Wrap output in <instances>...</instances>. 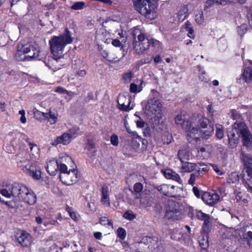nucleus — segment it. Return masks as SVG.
Here are the masks:
<instances>
[{"label": "nucleus", "instance_id": "53", "mask_svg": "<svg viewBox=\"0 0 252 252\" xmlns=\"http://www.w3.org/2000/svg\"><path fill=\"white\" fill-rule=\"evenodd\" d=\"M195 21L199 25H201L203 23L204 16L203 12H201V13H200L199 15H196L195 16Z\"/></svg>", "mask_w": 252, "mask_h": 252}, {"label": "nucleus", "instance_id": "42", "mask_svg": "<svg viewBox=\"0 0 252 252\" xmlns=\"http://www.w3.org/2000/svg\"><path fill=\"white\" fill-rule=\"evenodd\" d=\"M65 210L68 213L70 218L74 220H77L78 218L76 216V212L73 211V209L68 205L65 206Z\"/></svg>", "mask_w": 252, "mask_h": 252}, {"label": "nucleus", "instance_id": "14", "mask_svg": "<svg viewBox=\"0 0 252 252\" xmlns=\"http://www.w3.org/2000/svg\"><path fill=\"white\" fill-rule=\"evenodd\" d=\"M117 101L119 106V108L121 110L127 112L131 109L129 106L131 102V96L130 95L120 94Z\"/></svg>", "mask_w": 252, "mask_h": 252}, {"label": "nucleus", "instance_id": "43", "mask_svg": "<svg viewBox=\"0 0 252 252\" xmlns=\"http://www.w3.org/2000/svg\"><path fill=\"white\" fill-rule=\"evenodd\" d=\"M161 172L163 174L164 176L168 179H173V171L169 169H161Z\"/></svg>", "mask_w": 252, "mask_h": 252}, {"label": "nucleus", "instance_id": "11", "mask_svg": "<svg viewBox=\"0 0 252 252\" xmlns=\"http://www.w3.org/2000/svg\"><path fill=\"white\" fill-rule=\"evenodd\" d=\"M184 229L182 227L180 230H176L174 231V240L178 241L181 243L189 240L190 239V228L189 226L186 225Z\"/></svg>", "mask_w": 252, "mask_h": 252}, {"label": "nucleus", "instance_id": "51", "mask_svg": "<svg viewBox=\"0 0 252 252\" xmlns=\"http://www.w3.org/2000/svg\"><path fill=\"white\" fill-rule=\"evenodd\" d=\"M110 142L113 146H117L119 144L118 136L115 133L112 134L110 137Z\"/></svg>", "mask_w": 252, "mask_h": 252}, {"label": "nucleus", "instance_id": "63", "mask_svg": "<svg viewBox=\"0 0 252 252\" xmlns=\"http://www.w3.org/2000/svg\"><path fill=\"white\" fill-rule=\"evenodd\" d=\"M198 68L199 69V71L201 73V75L199 77V79L202 81H204L205 82H207V79L204 76V75L206 74L205 72L201 70V67L200 66H198Z\"/></svg>", "mask_w": 252, "mask_h": 252}, {"label": "nucleus", "instance_id": "50", "mask_svg": "<svg viewBox=\"0 0 252 252\" xmlns=\"http://www.w3.org/2000/svg\"><path fill=\"white\" fill-rule=\"evenodd\" d=\"M58 171H60V174H64L68 171L67 166L63 163H59Z\"/></svg>", "mask_w": 252, "mask_h": 252}, {"label": "nucleus", "instance_id": "38", "mask_svg": "<svg viewBox=\"0 0 252 252\" xmlns=\"http://www.w3.org/2000/svg\"><path fill=\"white\" fill-rule=\"evenodd\" d=\"M123 217L128 220L131 221L136 219V215L132 211L129 210L124 213Z\"/></svg>", "mask_w": 252, "mask_h": 252}, {"label": "nucleus", "instance_id": "61", "mask_svg": "<svg viewBox=\"0 0 252 252\" xmlns=\"http://www.w3.org/2000/svg\"><path fill=\"white\" fill-rule=\"evenodd\" d=\"M216 135L218 138H222L223 137V131L222 129L220 128V127H217Z\"/></svg>", "mask_w": 252, "mask_h": 252}, {"label": "nucleus", "instance_id": "62", "mask_svg": "<svg viewBox=\"0 0 252 252\" xmlns=\"http://www.w3.org/2000/svg\"><path fill=\"white\" fill-rule=\"evenodd\" d=\"M87 144L88 146V150H91L95 147V144L93 140L90 139L87 140Z\"/></svg>", "mask_w": 252, "mask_h": 252}, {"label": "nucleus", "instance_id": "30", "mask_svg": "<svg viewBox=\"0 0 252 252\" xmlns=\"http://www.w3.org/2000/svg\"><path fill=\"white\" fill-rule=\"evenodd\" d=\"M68 133L69 136L70 137V139H74L77 137L79 135H81L82 134V132L80 131V128L79 127H73L69 129Z\"/></svg>", "mask_w": 252, "mask_h": 252}, {"label": "nucleus", "instance_id": "9", "mask_svg": "<svg viewBox=\"0 0 252 252\" xmlns=\"http://www.w3.org/2000/svg\"><path fill=\"white\" fill-rule=\"evenodd\" d=\"M19 51L24 54H27L24 56V61H31L33 59L38 57L40 51L37 45L32 44L31 43H27L23 45Z\"/></svg>", "mask_w": 252, "mask_h": 252}, {"label": "nucleus", "instance_id": "13", "mask_svg": "<svg viewBox=\"0 0 252 252\" xmlns=\"http://www.w3.org/2000/svg\"><path fill=\"white\" fill-rule=\"evenodd\" d=\"M17 240L23 247H27L31 245L32 236L25 230H21L17 233Z\"/></svg>", "mask_w": 252, "mask_h": 252}, {"label": "nucleus", "instance_id": "49", "mask_svg": "<svg viewBox=\"0 0 252 252\" xmlns=\"http://www.w3.org/2000/svg\"><path fill=\"white\" fill-rule=\"evenodd\" d=\"M133 74L131 71L124 73L122 75L123 79L126 82H130L132 78L133 77Z\"/></svg>", "mask_w": 252, "mask_h": 252}, {"label": "nucleus", "instance_id": "52", "mask_svg": "<svg viewBox=\"0 0 252 252\" xmlns=\"http://www.w3.org/2000/svg\"><path fill=\"white\" fill-rule=\"evenodd\" d=\"M62 248L58 247L56 244H54L52 245L47 252H62Z\"/></svg>", "mask_w": 252, "mask_h": 252}, {"label": "nucleus", "instance_id": "46", "mask_svg": "<svg viewBox=\"0 0 252 252\" xmlns=\"http://www.w3.org/2000/svg\"><path fill=\"white\" fill-rule=\"evenodd\" d=\"M247 31V25L246 24H242L240 26L238 27L237 32L238 34L242 37L246 32Z\"/></svg>", "mask_w": 252, "mask_h": 252}, {"label": "nucleus", "instance_id": "35", "mask_svg": "<svg viewBox=\"0 0 252 252\" xmlns=\"http://www.w3.org/2000/svg\"><path fill=\"white\" fill-rule=\"evenodd\" d=\"M222 1H226V0H207L205 2V7L209 8L213 7L215 4H222Z\"/></svg>", "mask_w": 252, "mask_h": 252}, {"label": "nucleus", "instance_id": "37", "mask_svg": "<svg viewBox=\"0 0 252 252\" xmlns=\"http://www.w3.org/2000/svg\"><path fill=\"white\" fill-rule=\"evenodd\" d=\"M99 223L102 225L113 227L112 220L107 219L105 217H102L99 218Z\"/></svg>", "mask_w": 252, "mask_h": 252}, {"label": "nucleus", "instance_id": "4", "mask_svg": "<svg viewBox=\"0 0 252 252\" xmlns=\"http://www.w3.org/2000/svg\"><path fill=\"white\" fill-rule=\"evenodd\" d=\"M132 35L133 48L138 54H142L150 47L154 48V50H158L160 47L161 43L159 41L153 38L149 39L138 28L133 30Z\"/></svg>", "mask_w": 252, "mask_h": 252}, {"label": "nucleus", "instance_id": "36", "mask_svg": "<svg viewBox=\"0 0 252 252\" xmlns=\"http://www.w3.org/2000/svg\"><path fill=\"white\" fill-rule=\"evenodd\" d=\"M243 239L249 247L252 248V232L249 231L245 233Z\"/></svg>", "mask_w": 252, "mask_h": 252}, {"label": "nucleus", "instance_id": "47", "mask_svg": "<svg viewBox=\"0 0 252 252\" xmlns=\"http://www.w3.org/2000/svg\"><path fill=\"white\" fill-rule=\"evenodd\" d=\"M34 117L39 120H45L46 113L41 112L37 110L33 111Z\"/></svg>", "mask_w": 252, "mask_h": 252}, {"label": "nucleus", "instance_id": "20", "mask_svg": "<svg viewBox=\"0 0 252 252\" xmlns=\"http://www.w3.org/2000/svg\"><path fill=\"white\" fill-rule=\"evenodd\" d=\"M135 82L130 84L129 90L132 93L137 94L142 91L143 81L142 79H136L135 80Z\"/></svg>", "mask_w": 252, "mask_h": 252}, {"label": "nucleus", "instance_id": "64", "mask_svg": "<svg viewBox=\"0 0 252 252\" xmlns=\"http://www.w3.org/2000/svg\"><path fill=\"white\" fill-rule=\"evenodd\" d=\"M152 58L147 57L146 58L141 59L140 61V63L141 65H143L150 63L152 61Z\"/></svg>", "mask_w": 252, "mask_h": 252}, {"label": "nucleus", "instance_id": "8", "mask_svg": "<svg viewBox=\"0 0 252 252\" xmlns=\"http://www.w3.org/2000/svg\"><path fill=\"white\" fill-rule=\"evenodd\" d=\"M162 104L159 100L155 97L151 98L147 102L145 106V112L149 116L158 119L161 117Z\"/></svg>", "mask_w": 252, "mask_h": 252}, {"label": "nucleus", "instance_id": "7", "mask_svg": "<svg viewBox=\"0 0 252 252\" xmlns=\"http://www.w3.org/2000/svg\"><path fill=\"white\" fill-rule=\"evenodd\" d=\"M241 159L244 165L243 178L249 188L252 190V187L250 185V183L252 184V156L242 152Z\"/></svg>", "mask_w": 252, "mask_h": 252}, {"label": "nucleus", "instance_id": "55", "mask_svg": "<svg viewBox=\"0 0 252 252\" xmlns=\"http://www.w3.org/2000/svg\"><path fill=\"white\" fill-rule=\"evenodd\" d=\"M198 164L201 166H204L202 168H200V169H198L197 170V173L198 174V176H201V172L202 171H204V172L207 171L209 170V168H208V166L207 165L204 164L203 163L199 162Z\"/></svg>", "mask_w": 252, "mask_h": 252}, {"label": "nucleus", "instance_id": "18", "mask_svg": "<svg viewBox=\"0 0 252 252\" xmlns=\"http://www.w3.org/2000/svg\"><path fill=\"white\" fill-rule=\"evenodd\" d=\"M70 137L68 133L64 132L61 135L56 137L52 143L54 146H57L58 144H62L63 145H67L71 142Z\"/></svg>", "mask_w": 252, "mask_h": 252}, {"label": "nucleus", "instance_id": "48", "mask_svg": "<svg viewBox=\"0 0 252 252\" xmlns=\"http://www.w3.org/2000/svg\"><path fill=\"white\" fill-rule=\"evenodd\" d=\"M217 43L219 50L220 51H224L227 48L226 41L224 39H219Z\"/></svg>", "mask_w": 252, "mask_h": 252}, {"label": "nucleus", "instance_id": "6", "mask_svg": "<svg viewBox=\"0 0 252 252\" xmlns=\"http://www.w3.org/2000/svg\"><path fill=\"white\" fill-rule=\"evenodd\" d=\"M27 188L28 187L23 184L14 182L12 184L7 185L4 188L0 190V193L6 198L13 196L20 200L24 193H26Z\"/></svg>", "mask_w": 252, "mask_h": 252}, {"label": "nucleus", "instance_id": "26", "mask_svg": "<svg viewBox=\"0 0 252 252\" xmlns=\"http://www.w3.org/2000/svg\"><path fill=\"white\" fill-rule=\"evenodd\" d=\"M143 186L142 183L137 182L133 186V189L131 190V193L134 196V198H139V196L141 194Z\"/></svg>", "mask_w": 252, "mask_h": 252}, {"label": "nucleus", "instance_id": "21", "mask_svg": "<svg viewBox=\"0 0 252 252\" xmlns=\"http://www.w3.org/2000/svg\"><path fill=\"white\" fill-rule=\"evenodd\" d=\"M242 76L239 79H237V82L241 83V80L247 83H249L252 80V70L250 67H246L243 71Z\"/></svg>", "mask_w": 252, "mask_h": 252}, {"label": "nucleus", "instance_id": "2", "mask_svg": "<svg viewBox=\"0 0 252 252\" xmlns=\"http://www.w3.org/2000/svg\"><path fill=\"white\" fill-rule=\"evenodd\" d=\"M231 117L236 121L232 125V128L227 131L228 143L231 148H235L242 138L243 145L249 147L252 145V134L245 123L242 122V116L236 109L231 110Z\"/></svg>", "mask_w": 252, "mask_h": 252}, {"label": "nucleus", "instance_id": "19", "mask_svg": "<svg viewBox=\"0 0 252 252\" xmlns=\"http://www.w3.org/2000/svg\"><path fill=\"white\" fill-rule=\"evenodd\" d=\"M157 189L158 190L164 195L169 197H173V185L170 186L163 184L158 186Z\"/></svg>", "mask_w": 252, "mask_h": 252}, {"label": "nucleus", "instance_id": "3", "mask_svg": "<svg viewBox=\"0 0 252 252\" xmlns=\"http://www.w3.org/2000/svg\"><path fill=\"white\" fill-rule=\"evenodd\" d=\"M72 33L67 28H65L63 32L59 36H53L49 40V44L51 53L54 58L58 62L62 58L64 47L73 42Z\"/></svg>", "mask_w": 252, "mask_h": 252}, {"label": "nucleus", "instance_id": "23", "mask_svg": "<svg viewBox=\"0 0 252 252\" xmlns=\"http://www.w3.org/2000/svg\"><path fill=\"white\" fill-rule=\"evenodd\" d=\"M166 212L165 217L168 219H172L173 218V200L169 199L165 204Z\"/></svg>", "mask_w": 252, "mask_h": 252}, {"label": "nucleus", "instance_id": "32", "mask_svg": "<svg viewBox=\"0 0 252 252\" xmlns=\"http://www.w3.org/2000/svg\"><path fill=\"white\" fill-rule=\"evenodd\" d=\"M199 245L201 248V252H206V249L209 246V241L207 236L206 238L202 237L201 239L199 240Z\"/></svg>", "mask_w": 252, "mask_h": 252}, {"label": "nucleus", "instance_id": "29", "mask_svg": "<svg viewBox=\"0 0 252 252\" xmlns=\"http://www.w3.org/2000/svg\"><path fill=\"white\" fill-rule=\"evenodd\" d=\"M188 11V8L186 6H184L178 12L177 18L180 22H182L187 17V13Z\"/></svg>", "mask_w": 252, "mask_h": 252}, {"label": "nucleus", "instance_id": "22", "mask_svg": "<svg viewBox=\"0 0 252 252\" xmlns=\"http://www.w3.org/2000/svg\"><path fill=\"white\" fill-rule=\"evenodd\" d=\"M101 202L102 204L106 206H109L110 203L108 195V187L106 185H103L101 189Z\"/></svg>", "mask_w": 252, "mask_h": 252}, {"label": "nucleus", "instance_id": "31", "mask_svg": "<svg viewBox=\"0 0 252 252\" xmlns=\"http://www.w3.org/2000/svg\"><path fill=\"white\" fill-rule=\"evenodd\" d=\"M239 176L237 172H232L227 179L229 184H236L239 182Z\"/></svg>", "mask_w": 252, "mask_h": 252}, {"label": "nucleus", "instance_id": "56", "mask_svg": "<svg viewBox=\"0 0 252 252\" xmlns=\"http://www.w3.org/2000/svg\"><path fill=\"white\" fill-rule=\"evenodd\" d=\"M23 139L28 143L31 152L32 151L33 148L34 147H37V145L35 143H32L31 139L27 136H26V138H24Z\"/></svg>", "mask_w": 252, "mask_h": 252}, {"label": "nucleus", "instance_id": "10", "mask_svg": "<svg viewBox=\"0 0 252 252\" xmlns=\"http://www.w3.org/2000/svg\"><path fill=\"white\" fill-rule=\"evenodd\" d=\"M78 171L76 169H70L67 172L60 175L61 181L64 184L71 185L77 181Z\"/></svg>", "mask_w": 252, "mask_h": 252}, {"label": "nucleus", "instance_id": "60", "mask_svg": "<svg viewBox=\"0 0 252 252\" xmlns=\"http://www.w3.org/2000/svg\"><path fill=\"white\" fill-rule=\"evenodd\" d=\"M101 55L105 59L109 62L111 63L113 62V60L109 57V54L106 51H102L101 52Z\"/></svg>", "mask_w": 252, "mask_h": 252}, {"label": "nucleus", "instance_id": "59", "mask_svg": "<svg viewBox=\"0 0 252 252\" xmlns=\"http://www.w3.org/2000/svg\"><path fill=\"white\" fill-rule=\"evenodd\" d=\"M247 16L249 20V24L252 29V7L248 10Z\"/></svg>", "mask_w": 252, "mask_h": 252}, {"label": "nucleus", "instance_id": "12", "mask_svg": "<svg viewBox=\"0 0 252 252\" xmlns=\"http://www.w3.org/2000/svg\"><path fill=\"white\" fill-rule=\"evenodd\" d=\"M158 242V238L153 237L144 236L143 237L140 242L138 243L139 247L143 249L142 250L143 252H148V250L152 249L153 247L157 245Z\"/></svg>", "mask_w": 252, "mask_h": 252}, {"label": "nucleus", "instance_id": "54", "mask_svg": "<svg viewBox=\"0 0 252 252\" xmlns=\"http://www.w3.org/2000/svg\"><path fill=\"white\" fill-rule=\"evenodd\" d=\"M176 191L179 192V194H174V198L179 199L180 197H184L185 194L182 188H177Z\"/></svg>", "mask_w": 252, "mask_h": 252}, {"label": "nucleus", "instance_id": "17", "mask_svg": "<svg viewBox=\"0 0 252 252\" xmlns=\"http://www.w3.org/2000/svg\"><path fill=\"white\" fill-rule=\"evenodd\" d=\"M47 172L51 176H55L58 171L59 162L54 158L50 159L47 163L46 167Z\"/></svg>", "mask_w": 252, "mask_h": 252}, {"label": "nucleus", "instance_id": "40", "mask_svg": "<svg viewBox=\"0 0 252 252\" xmlns=\"http://www.w3.org/2000/svg\"><path fill=\"white\" fill-rule=\"evenodd\" d=\"M135 199H139V203L141 207H146L149 204V198L147 196H142L140 194L139 198H135Z\"/></svg>", "mask_w": 252, "mask_h": 252}, {"label": "nucleus", "instance_id": "33", "mask_svg": "<svg viewBox=\"0 0 252 252\" xmlns=\"http://www.w3.org/2000/svg\"><path fill=\"white\" fill-rule=\"evenodd\" d=\"M45 120H48L51 124H54L57 122L58 118L54 113L50 112L46 113Z\"/></svg>", "mask_w": 252, "mask_h": 252}, {"label": "nucleus", "instance_id": "41", "mask_svg": "<svg viewBox=\"0 0 252 252\" xmlns=\"http://www.w3.org/2000/svg\"><path fill=\"white\" fill-rule=\"evenodd\" d=\"M117 236L120 239L124 240L126 236V232L125 228L120 227L117 230Z\"/></svg>", "mask_w": 252, "mask_h": 252}, {"label": "nucleus", "instance_id": "28", "mask_svg": "<svg viewBox=\"0 0 252 252\" xmlns=\"http://www.w3.org/2000/svg\"><path fill=\"white\" fill-rule=\"evenodd\" d=\"M212 222L210 216L203 221L202 226V231L206 234H208L211 229Z\"/></svg>", "mask_w": 252, "mask_h": 252}, {"label": "nucleus", "instance_id": "34", "mask_svg": "<svg viewBox=\"0 0 252 252\" xmlns=\"http://www.w3.org/2000/svg\"><path fill=\"white\" fill-rule=\"evenodd\" d=\"M178 157L181 162H183L184 159H188L189 154L186 150H180L178 151Z\"/></svg>", "mask_w": 252, "mask_h": 252}, {"label": "nucleus", "instance_id": "24", "mask_svg": "<svg viewBox=\"0 0 252 252\" xmlns=\"http://www.w3.org/2000/svg\"><path fill=\"white\" fill-rule=\"evenodd\" d=\"M183 206L174 201V220H180L183 217Z\"/></svg>", "mask_w": 252, "mask_h": 252}, {"label": "nucleus", "instance_id": "15", "mask_svg": "<svg viewBox=\"0 0 252 252\" xmlns=\"http://www.w3.org/2000/svg\"><path fill=\"white\" fill-rule=\"evenodd\" d=\"M36 195L34 192L30 188H28L26 193H24L22 198L20 199V201H23L25 203L33 205L36 202Z\"/></svg>", "mask_w": 252, "mask_h": 252}, {"label": "nucleus", "instance_id": "1", "mask_svg": "<svg viewBox=\"0 0 252 252\" xmlns=\"http://www.w3.org/2000/svg\"><path fill=\"white\" fill-rule=\"evenodd\" d=\"M176 124L187 132V139L190 143H196L200 137L208 139L213 133V124L209 120L199 114H193L190 120L185 116L178 115L174 118Z\"/></svg>", "mask_w": 252, "mask_h": 252}, {"label": "nucleus", "instance_id": "25", "mask_svg": "<svg viewBox=\"0 0 252 252\" xmlns=\"http://www.w3.org/2000/svg\"><path fill=\"white\" fill-rule=\"evenodd\" d=\"M28 173L35 180H39L41 177L40 170L35 166H31L28 170Z\"/></svg>", "mask_w": 252, "mask_h": 252}, {"label": "nucleus", "instance_id": "57", "mask_svg": "<svg viewBox=\"0 0 252 252\" xmlns=\"http://www.w3.org/2000/svg\"><path fill=\"white\" fill-rule=\"evenodd\" d=\"M96 97L95 98L92 92H88L87 97L85 98V102H88L90 100H96Z\"/></svg>", "mask_w": 252, "mask_h": 252}, {"label": "nucleus", "instance_id": "45", "mask_svg": "<svg viewBox=\"0 0 252 252\" xmlns=\"http://www.w3.org/2000/svg\"><path fill=\"white\" fill-rule=\"evenodd\" d=\"M196 216L198 220L203 221L210 217V215L202 212L201 211L197 210L196 211Z\"/></svg>", "mask_w": 252, "mask_h": 252}, {"label": "nucleus", "instance_id": "39", "mask_svg": "<svg viewBox=\"0 0 252 252\" xmlns=\"http://www.w3.org/2000/svg\"><path fill=\"white\" fill-rule=\"evenodd\" d=\"M20 200L17 198H14L13 199L9 200V209H17L19 207Z\"/></svg>", "mask_w": 252, "mask_h": 252}, {"label": "nucleus", "instance_id": "16", "mask_svg": "<svg viewBox=\"0 0 252 252\" xmlns=\"http://www.w3.org/2000/svg\"><path fill=\"white\" fill-rule=\"evenodd\" d=\"M201 198L207 204L213 206L218 202L220 199V196L216 193H212L211 192H204L201 196Z\"/></svg>", "mask_w": 252, "mask_h": 252}, {"label": "nucleus", "instance_id": "58", "mask_svg": "<svg viewBox=\"0 0 252 252\" xmlns=\"http://www.w3.org/2000/svg\"><path fill=\"white\" fill-rule=\"evenodd\" d=\"M55 92L61 94H69L68 91L62 87H57V88L55 90Z\"/></svg>", "mask_w": 252, "mask_h": 252}, {"label": "nucleus", "instance_id": "44", "mask_svg": "<svg viewBox=\"0 0 252 252\" xmlns=\"http://www.w3.org/2000/svg\"><path fill=\"white\" fill-rule=\"evenodd\" d=\"M85 6V2L83 1H77L74 2L71 6L73 10H78L82 9Z\"/></svg>", "mask_w": 252, "mask_h": 252}, {"label": "nucleus", "instance_id": "5", "mask_svg": "<svg viewBox=\"0 0 252 252\" xmlns=\"http://www.w3.org/2000/svg\"><path fill=\"white\" fill-rule=\"evenodd\" d=\"M134 9L147 18L153 19L157 8L154 0H132Z\"/></svg>", "mask_w": 252, "mask_h": 252}, {"label": "nucleus", "instance_id": "27", "mask_svg": "<svg viewBox=\"0 0 252 252\" xmlns=\"http://www.w3.org/2000/svg\"><path fill=\"white\" fill-rule=\"evenodd\" d=\"M182 163V165L181 168L182 172H189L193 171L196 167V164L189 162H184Z\"/></svg>", "mask_w": 252, "mask_h": 252}]
</instances>
